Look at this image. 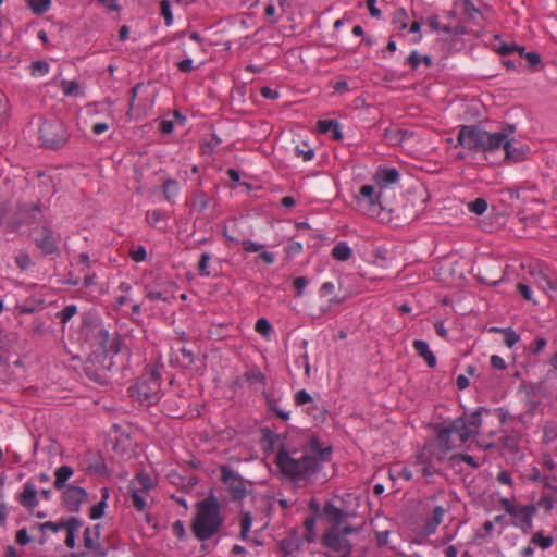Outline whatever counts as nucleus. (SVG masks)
Masks as SVG:
<instances>
[{"mask_svg":"<svg viewBox=\"0 0 557 557\" xmlns=\"http://www.w3.org/2000/svg\"><path fill=\"white\" fill-rule=\"evenodd\" d=\"M515 126L507 125L498 132L490 133L476 125H461L455 148L461 147L471 153H482L487 160L503 150L507 161L518 163L524 160L527 149L513 138Z\"/></svg>","mask_w":557,"mask_h":557,"instance_id":"1","label":"nucleus"},{"mask_svg":"<svg viewBox=\"0 0 557 557\" xmlns=\"http://www.w3.org/2000/svg\"><path fill=\"white\" fill-rule=\"evenodd\" d=\"M332 446L323 448L319 438L312 436L308 450H288L283 445L276 454V465L281 472L293 482L308 480L321 470L323 462L329 460Z\"/></svg>","mask_w":557,"mask_h":557,"instance_id":"2","label":"nucleus"},{"mask_svg":"<svg viewBox=\"0 0 557 557\" xmlns=\"http://www.w3.org/2000/svg\"><path fill=\"white\" fill-rule=\"evenodd\" d=\"M223 522L221 504L213 494H210L196 504V513L191 520L190 530L197 540L206 542L220 532Z\"/></svg>","mask_w":557,"mask_h":557,"instance_id":"3","label":"nucleus"},{"mask_svg":"<svg viewBox=\"0 0 557 557\" xmlns=\"http://www.w3.org/2000/svg\"><path fill=\"white\" fill-rule=\"evenodd\" d=\"M163 367V357L159 356L156 362L148 367V371L138 377L136 384L129 387L131 396L147 405L156 404L161 386L159 368Z\"/></svg>","mask_w":557,"mask_h":557,"instance_id":"4","label":"nucleus"},{"mask_svg":"<svg viewBox=\"0 0 557 557\" xmlns=\"http://www.w3.org/2000/svg\"><path fill=\"white\" fill-rule=\"evenodd\" d=\"M44 221L40 206L33 205H17L14 209H2L0 212V223L8 232H17L22 226L32 227Z\"/></svg>","mask_w":557,"mask_h":557,"instance_id":"5","label":"nucleus"},{"mask_svg":"<svg viewBox=\"0 0 557 557\" xmlns=\"http://www.w3.org/2000/svg\"><path fill=\"white\" fill-rule=\"evenodd\" d=\"M382 198L381 191L372 184H363L354 195V202L361 214L376 219L383 210Z\"/></svg>","mask_w":557,"mask_h":557,"instance_id":"6","label":"nucleus"},{"mask_svg":"<svg viewBox=\"0 0 557 557\" xmlns=\"http://www.w3.org/2000/svg\"><path fill=\"white\" fill-rule=\"evenodd\" d=\"M437 435V446L446 454L454 448L450 437L453 434L458 435L461 443H466L471 438V431H468L465 417H459L450 421L447 425L437 424L435 426Z\"/></svg>","mask_w":557,"mask_h":557,"instance_id":"7","label":"nucleus"},{"mask_svg":"<svg viewBox=\"0 0 557 557\" xmlns=\"http://www.w3.org/2000/svg\"><path fill=\"white\" fill-rule=\"evenodd\" d=\"M121 350H92L84 361V371L86 375L99 383L104 381V371L113 366L110 352L117 354Z\"/></svg>","mask_w":557,"mask_h":557,"instance_id":"8","label":"nucleus"},{"mask_svg":"<svg viewBox=\"0 0 557 557\" xmlns=\"http://www.w3.org/2000/svg\"><path fill=\"white\" fill-rule=\"evenodd\" d=\"M42 143L50 148L62 146L67 140V131L60 121H44L39 127Z\"/></svg>","mask_w":557,"mask_h":557,"instance_id":"9","label":"nucleus"},{"mask_svg":"<svg viewBox=\"0 0 557 557\" xmlns=\"http://www.w3.org/2000/svg\"><path fill=\"white\" fill-rule=\"evenodd\" d=\"M321 545L334 553L341 554L342 557H349L354 549V545L339 533V528L337 527H330L325 530L321 537Z\"/></svg>","mask_w":557,"mask_h":557,"instance_id":"10","label":"nucleus"},{"mask_svg":"<svg viewBox=\"0 0 557 557\" xmlns=\"http://www.w3.org/2000/svg\"><path fill=\"white\" fill-rule=\"evenodd\" d=\"M221 481L227 485V490L233 500L244 499L249 491L246 488V480L234 471L230 466L220 467Z\"/></svg>","mask_w":557,"mask_h":557,"instance_id":"11","label":"nucleus"},{"mask_svg":"<svg viewBox=\"0 0 557 557\" xmlns=\"http://www.w3.org/2000/svg\"><path fill=\"white\" fill-rule=\"evenodd\" d=\"M59 236L53 234V231L47 221H44L40 233L34 236L36 246L44 255L59 253Z\"/></svg>","mask_w":557,"mask_h":557,"instance_id":"12","label":"nucleus"},{"mask_svg":"<svg viewBox=\"0 0 557 557\" xmlns=\"http://www.w3.org/2000/svg\"><path fill=\"white\" fill-rule=\"evenodd\" d=\"M88 493L85 488L70 484L63 488L62 493V505L64 508L72 513H77L81 510V506L86 502Z\"/></svg>","mask_w":557,"mask_h":557,"instance_id":"13","label":"nucleus"},{"mask_svg":"<svg viewBox=\"0 0 557 557\" xmlns=\"http://www.w3.org/2000/svg\"><path fill=\"white\" fill-rule=\"evenodd\" d=\"M400 174L395 168L379 166L372 176V185L383 195L385 190L399 182Z\"/></svg>","mask_w":557,"mask_h":557,"instance_id":"14","label":"nucleus"},{"mask_svg":"<svg viewBox=\"0 0 557 557\" xmlns=\"http://www.w3.org/2000/svg\"><path fill=\"white\" fill-rule=\"evenodd\" d=\"M199 354L200 350H197V354L194 350H168L165 356H161L164 364L168 361L171 366L187 369L195 363L196 359L199 360Z\"/></svg>","mask_w":557,"mask_h":557,"instance_id":"15","label":"nucleus"},{"mask_svg":"<svg viewBox=\"0 0 557 557\" xmlns=\"http://www.w3.org/2000/svg\"><path fill=\"white\" fill-rule=\"evenodd\" d=\"M533 282L550 299L557 297V280L548 275L542 268L537 267L531 271Z\"/></svg>","mask_w":557,"mask_h":557,"instance_id":"16","label":"nucleus"},{"mask_svg":"<svg viewBox=\"0 0 557 557\" xmlns=\"http://www.w3.org/2000/svg\"><path fill=\"white\" fill-rule=\"evenodd\" d=\"M516 513L510 515L513 520L512 524L522 529L528 533L532 529V517L536 512L534 505H523L515 508Z\"/></svg>","mask_w":557,"mask_h":557,"instance_id":"17","label":"nucleus"},{"mask_svg":"<svg viewBox=\"0 0 557 557\" xmlns=\"http://www.w3.org/2000/svg\"><path fill=\"white\" fill-rule=\"evenodd\" d=\"M349 515L345 510L336 507L332 500H327L322 509V518L331 523V527L344 525Z\"/></svg>","mask_w":557,"mask_h":557,"instance_id":"18","label":"nucleus"},{"mask_svg":"<svg viewBox=\"0 0 557 557\" xmlns=\"http://www.w3.org/2000/svg\"><path fill=\"white\" fill-rule=\"evenodd\" d=\"M280 549L284 556H289L298 552L301 547V539L297 529H290L287 535L278 543Z\"/></svg>","mask_w":557,"mask_h":557,"instance_id":"19","label":"nucleus"},{"mask_svg":"<svg viewBox=\"0 0 557 557\" xmlns=\"http://www.w3.org/2000/svg\"><path fill=\"white\" fill-rule=\"evenodd\" d=\"M90 333L94 337L92 345L99 348H106L110 342V332L101 322H96L90 326Z\"/></svg>","mask_w":557,"mask_h":557,"instance_id":"20","label":"nucleus"},{"mask_svg":"<svg viewBox=\"0 0 557 557\" xmlns=\"http://www.w3.org/2000/svg\"><path fill=\"white\" fill-rule=\"evenodd\" d=\"M490 413V410L485 407H478L468 419H466L467 429L471 431V437L480 433L482 425V414Z\"/></svg>","mask_w":557,"mask_h":557,"instance_id":"21","label":"nucleus"},{"mask_svg":"<svg viewBox=\"0 0 557 557\" xmlns=\"http://www.w3.org/2000/svg\"><path fill=\"white\" fill-rule=\"evenodd\" d=\"M317 127L322 134L331 133L332 137L336 140H342L344 137L341 124L336 120H320L317 123Z\"/></svg>","mask_w":557,"mask_h":557,"instance_id":"22","label":"nucleus"},{"mask_svg":"<svg viewBox=\"0 0 557 557\" xmlns=\"http://www.w3.org/2000/svg\"><path fill=\"white\" fill-rule=\"evenodd\" d=\"M73 473H74L73 468L67 465H63V466L59 467L54 472V476H55L54 482H53L54 488L62 491L63 488L69 486L66 484V482L70 480V478L73 475Z\"/></svg>","mask_w":557,"mask_h":557,"instance_id":"23","label":"nucleus"},{"mask_svg":"<svg viewBox=\"0 0 557 557\" xmlns=\"http://www.w3.org/2000/svg\"><path fill=\"white\" fill-rule=\"evenodd\" d=\"M162 191L164 199L170 203H174L181 193L180 183L174 178H166L162 184Z\"/></svg>","mask_w":557,"mask_h":557,"instance_id":"24","label":"nucleus"},{"mask_svg":"<svg viewBox=\"0 0 557 557\" xmlns=\"http://www.w3.org/2000/svg\"><path fill=\"white\" fill-rule=\"evenodd\" d=\"M20 502L27 508H34L38 505L37 491L30 482L24 485V490L20 494Z\"/></svg>","mask_w":557,"mask_h":557,"instance_id":"25","label":"nucleus"},{"mask_svg":"<svg viewBox=\"0 0 557 557\" xmlns=\"http://www.w3.org/2000/svg\"><path fill=\"white\" fill-rule=\"evenodd\" d=\"M446 510L442 506H436L433 509L432 517L428 518L424 523V532L426 534H433L436 531V528L438 524H441L443 520V516L445 515Z\"/></svg>","mask_w":557,"mask_h":557,"instance_id":"26","label":"nucleus"},{"mask_svg":"<svg viewBox=\"0 0 557 557\" xmlns=\"http://www.w3.org/2000/svg\"><path fill=\"white\" fill-rule=\"evenodd\" d=\"M109 498V488H101V499L98 504L94 505L89 510V517L92 520L101 519L104 516L106 508L108 507L107 500Z\"/></svg>","mask_w":557,"mask_h":557,"instance_id":"27","label":"nucleus"},{"mask_svg":"<svg viewBox=\"0 0 557 557\" xmlns=\"http://www.w3.org/2000/svg\"><path fill=\"white\" fill-rule=\"evenodd\" d=\"M61 88H62V92L66 97H76V98L85 97V91L77 81L63 79L61 83Z\"/></svg>","mask_w":557,"mask_h":557,"instance_id":"28","label":"nucleus"},{"mask_svg":"<svg viewBox=\"0 0 557 557\" xmlns=\"http://www.w3.org/2000/svg\"><path fill=\"white\" fill-rule=\"evenodd\" d=\"M332 257L338 261H347L352 257V250L347 242H338L332 249Z\"/></svg>","mask_w":557,"mask_h":557,"instance_id":"29","label":"nucleus"},{"mask_svg":"<svg viewBox=\"0 0 557 557\" xmlns=\"http://www.w3.org/2000/svg\"><path fill=\"white\" fill-rule=\"evenodd\" d=\"M131 486H136L140 492L147 493L152 488L153 483L151 476L146 472H139Z\"/></svg>","mask_w":557,"mask_h":557,"instance_id":"30","label":"nucleus"},{"mask_svg":"<svg viewBox=\"0 0 557 557\" xmlns=\"http://www.w3.org/2000/svg\"><path fill=\"white\" fill-rule=\"evenodd\" d=\"M14 262L21 271H26L34 265L30 255L25 250H20L15 255Z\"/></svg>","mask_w":557,"mask_h":557,"instance_id":"31","label":"nucleus"},{"mask_svg":"<svg viewBox=\"0 0 557 557\" xmlns=\"http://www.w3.org/2000/svg\"><path fill=\"white\" fill-rule=\"evenodd\" d=\"M278 438V435L272 432L269 428L261 429V442L265 450H272Z\"/></svg>","mask_w":557,"mask_h":557,"instance_id":"32","label":"nucleus"},{"mask_svg":"<svg viewBox=\"0 0 557 557\" xmlns=\"http://www.w3.org/2000/svg\"><path fill=\"white\" fill-rule=\"evenodd\" d=\"M77 313V306L74 304L66 305L61 311L57 312L59 321L65 325Z\"/></svg>","mask_w":557,"mask_h":557,"instance_id":"33","label":"nucleus"},{"mask_svg":"<svg viewBox=\"0 0 557 557\" xmlns=\"http://www.w3.org/2000/svg\"><path fill=\"white\" fill-rule=\"evenodd\" d=\"M491 331L502 332L504 334V343L509 348L515 346L519 342V338H520V336L511 329L500 330L498 327H492Z\"/></svg>","mask_w":557,"mask_h":557,"instance_id":"34","label":"nucleus"},{"mask_svg":"<svg viewBox=\"0 0 557 557\" xmlns=\"http://www.w3.org/2000/svg\"><path fill=\"white\" fill-rule=\"evenodd\" d=\"M553 537L550 535H544L542 532H536L531 539V544L541 547L542 549H546L553 545Z\"/></svg>","mask_w":557,"mask_h":557,"instance_id":"35","label":"nucleus"},{"mask_svg":"<svg viewBox=\"0 0 557 557\" xmlns=\"http://www.w3.org/2000/svg\"><path fill=\"white\" fill-rule=\"evenodd\" d=\"M28 7L35 14L41 15L50 9L51 0H29Z\"/></svg>","mask_w":557,"mask_h":557,"instance_id":"36","label":"nucleus"},{"mask_svg":"<svg viewBox=\"0 0 557 557\" xmlns=\"http://www.w3.org/2000/svg\"><path fill=\"white\" fill-rule=\"evenodd\" d=\"M82 525L83 521L77 517H70L57 522L58 531L65 530L67 532L71 529L81 528Z\"/></svg>","mask_w":557,"mask_h":557,"instance_id":"37","label":"nucleus"},{"mask_svg":"<svg viewBox=\"0 0 557 557\" xmlns=\"http://www.w3.org/2000/svg\"><path fill=\"white\" fill-rule=\"evenodd\" d=\"M140 491L136 486H129V494L131 498L133 500V506L139 510L143 511L146 507L145 498L140 495Z\"/></svg>","mask_w":557,"mask_h":557,"instance_id":"38","label":"nucleus"},{"mask_svg":"<svg viewBox=\"0 0 557 557\" xmlns=\"http://www.w3.org/2000/svg\"><path fill=\"white\" fill-rule=\"evenodd\" d=\"M210 199L203 191L196 193L193 205L199 211H205L209 206Z\"/></svg>","mask_w":557,"mask_h":557,"instance_id":"39","label":"nucleus"},{"mask_svg":"<svg viewBox=\"0 0 557 557\" xmlns=\"http://www.w3.org/2000/svg\"><path fill=\"white\" fill-rule=\"evenodd\" d=\"M468 209L470 212L481 215L487 210V201L484 198H476L469 202Z\"/></svg>","mask_w":557,"mask_h":557,"instance_id":"40","label":"nucleus"},{"mask_svg":"<svg viewBox=\"0 0 557 557\" xmlns=\"http://www.w3.org/2000/svg\"><path fill=\"white\" fill-rule=\"evenodd\" d=\"M244 377L249 383H265V376L258 368H253L251 370L246 371Z\"/></svg>","mask_w":557,"mask_h":557,"instance_id":"41","label":"nucleus"},{"mask_svg":"<svg viewBox=\"0 0 557 557\" xmlns=\"http://www.w3.org/2000/svg\"><path fill=\"white\" fill-rule=\"evenodd\" d=\"M83 541H84L85 548L88 550V549H91L96 545L97 542H100V537H98L97 535H95L91 532L90 527H87L83 533Z\"/></svg>","mask_w":557,"mask_h":557,"instance_id":"42","label":"nucleus"},{"mask_svg":"<svg viewBox=\"0 0 557 557\" xmlns=\"http://www.w3.org/2000/svg\"><path fill=\"white\" fill-rule=\"evenodd\" d=\"M304 251V246L300 242L290 240L285 247V252L288 258H294Z\"/></svg>","mask_w":557,"mask_h":557,"instance_id":"43","label":"nucleus"},{"mask_svg":"<svg viewBox=\"0 0 557 557\" xmlns=\"http://www.w3.org/2000/svg\"><path fill=\"white\" fill-rule=\"evenodd\" d=\"M211 260V256L208 252H203L200 257V261L198 264V271L201 276H209L211 272L209 271V262Z\"/></svg>","mask_w":557,"mask_h":557,"instance_id":"44","label":"nucleus"},{"mask_svg":"<svg viewBox=\"0 0 557 557\" xmlns=\"http://www.w3.org/2000/svg\"><path fill=\"white\" fill-rule=\"evenodd\" d=\"M161 15L164 17L166 26H171L173 24V14L170 0L161 1Z\"/></svg>","mask_w":557,"mask_h":557,"instance_id":"45","label":"nucleus"},{"mask_svg":"<svg viewBox=\"0 0 557 557\" xmlns=\"http://www.w3.org/2000/svg\"><path fill=\"white\" fill-rule=\"evenodd\" d=\"M393 23L398 30H405L408 28L409 25L407 23V14L405 10H399L396 12Z\"/></svg>","mask_w":557,"mask_h":557,"instance_id":"46","label":"nucleus"},{"mask_svg":"<svg viewBox=\"0 0 557 557\" xmlns=\"http://www.w3.org/2000/svg\"><path fill=\"white\" fill-rule=\"evenodd\" d=\"M33 75L44 76L49 73L50 65L46 61H35L32 63Z\"/></svg>","mask_w":557,"mask_h":557,"instance_id":"47","label":"nucleus"},{"mask_svg":"<svg viewBox=\"0 0 557 557\" xmlns=\"http://www.w3.org/2000/svg\"><path fill=\"white\" fill-rule=\"evenodd\" d=\"M517 290L525 300L536 302L533 299V292L530 285L520 282L517 284Z\"/></svg>","mask_w":557,"mask_h":557,"instance_id":"48","label":"nucleus"},{"mask_svg":"<svg viewBox=\"0 0 557 557\" xmlns=\"http://www.w3.org/2000/svg\"><path fill=\"white\" fill-rule=\"evenodd\" d=\"M242 247L246 252H258L263 249L264 245L251 239H245L242 242Z\"/></svg>","mask_w":557,"mask_h":557,"instance_id":"49","label":"nucleus"},{"mask_svg":"<svg viewBox=\"0 0 557 557\" xmlns=\"http://www.w3.org/2000/svg\"><path fill=\"white\" fill-rule=\"evenodd\" d=\"M408 30L410 34L413 35V38L411 39L412 44H419L422 39L421 35V23L418 21H414L408 26Z\"/></svg>","mask_w":557,"mask_h":557,"instance_id":"50","label":"nucleus"},{"mask_svg":"<svg viewBox=\"0 0 557 557\" xmlns=\"http://www.w3.org/2000/svg\"><path fill=\"white\" fill-rule=\"evenodd\" d=\"M256 331L261 335L268 336L272 331V326L265 318H260L256 322Z\"/></svg>","mask_w":557,"mask_h":557,"instance_id":"51","label":"nucleus"},{"mask_svg":"<svg viewBox=\"0 0 557 557\" xmlns=\"http://www.w3.org/2000/svg\"><path fill=\"white\" fill-rule=\"evenodd\" d=\"M308 284H309V281L306 276H299L294 280L293 285L296 289L297 297H301L304 295V290Z\"/></svg>","mask_w":557,"mask_h":557,"instance_id":"52","label":"nucleus"},{"mask_svg":"<svg viewBox=\"0 0 557 557\" xmlns=\"http://www.w3.org/2000/svg\"><path fill=\"white\" fill-rule=\"evenodd\" d=\"M461 460L471 466L472 468L476 469L479 468V463L475 461V459L468 455V454H455L450 457V461Z\"/></svg>","mask_w":557,"mask_h":557,"instance_id":"53","label":"nucleus"},{"mask_svg":"<svg viewBox=\"0 0 557 557\" xmlns=\"http://www.w3.org/2000/svg\"><path fill=\"white\" fill-rule=\"evenodd\" d=\"M312 401L311 395L306 389H300L295 394V404L302 406Z\"/></svg>","mask_w":557,"mask_h":557,"instance_id":"54","label":"nucleus"},{"mask_svg":"<svg viewBox=\"0 0 557 557\" xmlns=\"http://www.w3.org/2000/svg\"><path fill=\"white\" fill-rule=\"evenodd\" d=\"M173 533L181 540H185L187 534L185 530L184 522L182 520H176L172 525Z\"/></svg>","mask_w":557,"mask_h":557,"instance_id":"55","label":"nucleus"},{"mask_svg":"<svg viewBox=\"0 0 557 557\" xmlns=\"http://www.w3.org/2000/svg\"><path fill=\"white\" fill-rule=\"evenodd\" d=\"M131 256L135 262H143L147 258V250L140 245L132 250Z\"/></svg>","mask_w":557,"mask_h":557,"instance_id":"56","label":"nucleus"},{"mask_svg":"<svg viewBox=\"0 0 557 557\" xmlns=\"http://www.w3.org/2000/svg\"><path fill=\"white\" fill-rule=\"evenodd\" d=\"M420 357H422L430 368L436 366V357L432 350H418Z\"/></svg>","mask_w":557,"mask_h":557,"instance_id":"57","label":"nucleus"},{"mask_svg":"<svg viewBox=\"0 0 557 557\" xmlns=\"http://www.w3.org/2000/svg\"><path fill=\"white\" fill-rule=\"evenodd\" d=\"M260 95L264 98V99H271V100H276L280 98V92L278 90L276 89H272L268 86H264L260 89Z\"/></svg>","mask_w":557,"mask_h":557,"instance_id":"58","label":"nucleus"},{"mask_svg":"<svg viewBox=\"0 0 557 557\" xmlns=\"http://www.w3.org/2000/svg\"><path fill=\"white\" fill-rule=\"evenodd\" d=\"M517 48H519V45H517L515 42H503L497 48V52L503 54V55H506V54L515 52Z\"/></svg>","mask_w":557,"mask_h":557,"instance_id":"59","label":"nucleus"},{"mask_svg":"<svg viewBox=\"0 0 557 557\" xmlns=\"http://www.w3.org/2000/svg\"><path fill=\"white\" fill-rule=\"evenodd\" d=\"M16 543L22 545V546H25L27 545L28 543H30L32 541V537L28 535L27 533V530L25 528L18 530L16 532Z\"/></svg>","mask_w":557,"mask_h":557,"instance_id":"60","label":"nucleus"},{"mask_svg":"<svg viewBox=\"0 0 557 557\" xmlns=\"http://www.w3.org/2000/svg\"><path fill=\"white\" fill-rule=\"evenodd\" d=\"M79 530V528H74V529H71L66 532V537H65V545L69 547V548H74L75 545H76V532Z\"/></svg>","mask_w":557,"mask_h":557,"instance_id":"61","label":"nucleus"},{"mask_svg":"<svg viewBox=\"0 0 557 557\" xmlns=\"http://www.w3.org/2000/svg\"><path fill=\"white\" fill-rule=\"evenodd\" d=\"M180 71L184 73L191 72L194 70V61L191 58H186L176 63Z\"/></svg>","mask_w":557,"mask_h":557,"instance_id":"62","label":"nucleus"},{"mask_svg":"<svg viewBox=\"0 0 557 557\" xmlns=\"http://www.w3.org/2000/svg\"><path fill=\"white\" fill-rule=\"evenodd\" d=\"M264 14L272 23H277L280 21V16L276 14V8L272 3L265 7Z\"/></svg>","mask_w":557,"mask_h":557,"instance_id":"63","label":"nucleus"},{"mask_svg":"<svg viewBox=\"0 0 557 557\" xmlns=\"http://www.w3.org/2000/svg\"><path fill=\"white\" fill-rule=\"evenodd\" d=\"M421 59L422 58L419 55L418 51L413 50L409 54L407 62L413 70H416L419 67Z\"/></svg>","mask_w":557,"mask_h":557,"instance_id":"64","label":"nucleus"}]
</instances>
